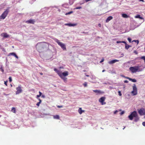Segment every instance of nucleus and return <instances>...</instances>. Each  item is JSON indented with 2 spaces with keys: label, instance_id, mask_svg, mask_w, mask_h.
Returning a JSON list of instances; mask_svg holds the SVG:
<instances>
[{
  "label": "nucleus",
  "instance_id": "nucleus-1",
  "mask_svg": "<svg viewBox=\"0 0 145 145\" xmlns=\"http://www.w3.org/2000/svg\"><path fill=\"white\" fill-rule=\"evenodd\" d=\"M128 118L131 120H133V118H135L134 121L135 122L138 121L139 119V117H138L136 111H134L131 113V114L128 116Z\"/></svg>",
  "mask_w": 145,
  "mask_h": 145
},
{
  "label": "nucleus",
  "instance_id": "nucleus-2",
  "mask_svg": "<svg viewBox=\"0 0 145 145\" xmlns=\"http://www.w3.org/2000/svg\"><path fill=\"white\" fill-rule=\"evenodd\" d=\"M129 70L132 73H134L137 72H139L141 70L140 69V67L139 66H135L131 67L129 68Z\"/></svg>",
  "mask_w": 145,
  "mask_h": 145
},
{
  "label": "nucleus",
  "instance_id": "nucleus-3",
  "mask_svg": "<svg viewBox=\"0 0 145 145\" xmlns=\"http://www.w3.org/2000/svg\"><path fill=\"white\" fill-rule=\"evenodd\" d=\"M9 11L8 9H7L0 16V21H1V20H4L5 18L7 15Z\"/></svg>",
  "mask_w": 145,
  "mask_h": 145
},
{
  "label": "nucleus",
  "instance_id": "nucleus-4",
  "mask_svg": "<svg viewBox=\"0 0 145 145\" xmlns=\"http://www.w3.org/2000/svg\"><path fill=\"white\" fill-rule=\"evenodd\" d=\"M55 41L63 50H66V48L65 45L64 44L60 42L57 39H56Z\"/></svg>",
  "mask_w": 145,
  "mask_h": 145
},
{
  "label": "nucleus",
  "instance_id": "nucleus-5",
  "mask_svg": "<svg viewBox=\"0 0 145 145\" xmlns=\"http://www.w3.org/2000/svg\"><path fill=\"white\" fill-rule=\"evenodd\" d=\"M131 93L133 95H135L137 94V89L135 84H134L133 86V91H131Z\"/></svg>",
  "mask_w": 145,
  "mask_h": 145
},
{
  "label": "nucleus",
  "instance_id": "nucleus-6",
  "mask_svg": "<svg viewBox=\"0 0 145 145\" xmlns=\"http://www.w3.org/2000/svg\"><path fill=\"white\" fill-rule=\"evenodd\" d=\"M17 91L16 92V95L22 92V87L20 85H19L18 87L16 88Z\"/></svg>",
  "mask_w": 145,
  "mask_h": 145
},
{
  "label": "nucleus",
  "instance_id": "nucleus-7",
  "mask_svg": "<svg viewBox=\"0 0 145 145\" xmlns=\"http://www.w3.org/2000/svg\"><path fill=\"white\" fill-rule=\"evenodd\" d=\"M138 112L140 115H145V109L143 108H141L138 110Z\"/></svg>",
  "mask_w": 145,
  "mask_h": 145
},
{
  "label": "nucleus",
  "instance_id": "nucleus-8",
  "mask_svg": "<svg viewBox=\"0 0 145 145\" xmlns=\"http://www.w3.org/2000/svg\"><path fill=\"white\" fill-rule=\"evenodd\" d=\"M117 43H122L125 44V48L127 50H128L129 47H131V46L127 44L126 42L124 41H117L116 42Z\"/></svg>",
  "mask_w": 145,
  "mask_h": 145
},
{
  "label": "nucleus",
  "instance_id": "nucleus-9",
  "mask_svg": "<svg viewBox=\"0 0 145 145\" xmlns=\"http://www.w3.org/2000/svg\"><path fill=\"white\" fill-rule=\"evenodd\" d=\"M105 97H103L101 98L99 100V101L101 103L102 105H104L106 104V103L104 102V101L105 100Z\"/></svg>",
  "mask_w": 145,
  "mask_h": 145
},
{
  "label": "nucleus",
  "instance_id": "nucleus-10",
  "mask_svg": "<svg viewBox=\"0 0 145 145\" xmlns=\"http://www.w3.org/2000/svg\"><path fill=\"white\" fill-rule=\"evenodd\" d=\"M65 25L68 26L69 27H74L76 26L77 25L76 24H71V23H67L65 24Z\"/></svg>",
  "mask_w": 145,
  "mask_h": 145
},
{
  "label": "nucleus",
  "instance_id": "nucleus-11",
  "mask_svg": "<svg viewBox=\"0 0 145 145\" xmlns=\"http://www.w3.org/2000/svg\"><path fill=\"white\" fill-rule=\"evenodd\" d=\"M118 60L117 59H114L111 61H109L108 62V63L110 64H112L116 62H118Z\"/></svg>",
  "mask_w": 145,
  "mask_h": 145
},
{
  "label": "nucleus",
  "instance_id": "nucleus-12",
  "mask_svg": "<svg viewBox=\"0 0 145 145\" xmlns=\"http://www.w3.org/2000/svg\"><path fill=\"white\" fill-rule=\"evenodd\" d=\"M1 36L4 38H7L9 37V35L7 33H3L1 34Z\"/></svg>",
  "mask_w": 145,
  "mask_h": 145
},
{
  "label": "nucleus",
  "instance_id": "nucleus-13",
  "mask_svg": "<svg viewBox=\"0 0 145 145\" xmlns=\"http://www.w3.org/2000/svg\"><path fill=\"white\" fill-rule=\"evenodd\" d=\"M35 22V21L34 20H29L26 22L27 24H34Z\"/></svg>",
  "mask_w": 145,
  "mask_h": 145
},
{
  "label": "nucleus",
  "instance_id": "nucleus-14",
  "mask_svg": "<svg viewBox=\"0 0 145 145\" xmlns=\"http://www.w3.org/2000/svg\"><path fill=\"white\" fill-rule=\"evenodd\" d=\"M61 74L63 76H66L68 75V72L66 71L62 73L61 72Z\"/></svg>",
  "mask_w": 145,
  "mask_h": 145
},
{
  "label": "nucleus",
  "instance_id": "nucleus-15",
  "mask_svg": "<svg viewBox=\"0 0 145 145\" xmlns=\"http://www.w3.org/2000/svg\"><path fill=\"white\" fill-rule=\"evenodd\" d=\"M113 18V17L112 16H110L108 17L106 20V22H108L110 20H112Z\"/></svg>",
  "mask_w": 145,
  "mask_h": 145
},
{
  "label": "nucleus",
  "instance_id": "nucleus-16",
  "mask_svg": "<svg viewBox=\"0 0 145 145\" xmlns=\"http://www.w3.org/2000/svg\"><path fill=\"white\" fill-rule=\"evenodd\" d=\"M84 112V110H82V108H80L78 110V112L80 114H81Z\"/></svg>",
  "mask_w": 145,
  "mask_h": 145
},
{
  "label": "nucleus",
  "instance_id": "nucleus-17",
  "mask_svg": "<svg viewBox=\"0 0 145 145\" xmlns=\"http://www.w3.org/2000/svg\"><path fill=\"white\" fill-rule=\"evenodd\" d=\"M127 78V79H129L130 81H132L133 82H137V80L135 79H132L130 78Z\"/></svg>",
  "mask_w": 145,
  "mask_h": 145
},
{
  "label": "nucleus",
  "instance_id": "nucleus-18",
  "mask_svg": "<svg viewBox=\"0 0 145 145\" xmlns=\"http://www.w3.org/2000/svg\"><path fill=\"white\" fill-rule=\"evenodd\" d=\"M123 17L125 18H127L129 17V16L125 14H122Z\"/></svg>",
  "mask_w": 145,
  "mask_h": 145
},
{
  "label": "nucleus",
  "instance_id": "nucleus-19",
  "mask_svg": "<svg viewBox=\"0 0 145 145\" xmlns=\"http://www.w3.org/2000/svg\"><path fill=\"white\" fill-rule=\"evenodd\" d=\"M54 71L57 72V73L59 75V74H61V72H60L57 69H54Z\"/></svg>",
  "mask_w": 145,
  "mask_h": 145
},
{
  "label": "nucleus",
  "instance_id": "nucleus-20",
  "mask_svg": "<svg viewBox=\"0 0 145 145\" xmlns=\"http://www.w3.org/2000/svg\"><path fill=\"white\" fill-rule=\"evenodd\" d=\"M59 76L62 79L64 80V81H66L67 79V78L63 76L61 74H60Z\"/></svg>",
  "mask_w": 145,
  "mask_h": 145
},
{
  "label": "nucleus",
  "instance_id": "nucleus-21",
  "mask_svg": "<svg viewBox=\"0 0 145 145\" xmlns=\"http://www.w3.org/2000/svg\"><path fill=\"white\" fill-rule=\"evenodd\" d=\"M54 118L55 119H59V117L58 115H56L54 116Z\"/></svg>",
  "mask_w": 145,
  "mask_h": 145
},
{
  "label": "nucleus",
  "instance_id": "nucleus-22",
  "mask_svg": "<svg viewBox=\"0 0 145 145\" xmlns=\"http://www.w3.org/2000/svg\"><path fill=\"white\" fill-rule=\"evenodd\" d=\"M39 95H37V99H38L39 97L41 96L42 94V93L40 91H39Z\"/></svg>",
  "mask_w": 145,
  "mask_h": 145
},
{
  "label": "nucleus",
  "instance_id": "nucleus-23",
  "mask_svg": "<svg viewBox=\"0 0 145 145\" xmlns=\"http://www.w3.org/2000/svg\"><path fill=\"white\" fill-rule=\"evenodd\" d=\"M135 18H140V19H143V18L142 17H140V15H137L136 16H135Z\"/></svg>",
  "mask_w": 145,
  "mask_h": 145
},
{
  "label": "nucleus",
  "instance_id": "nucleus-24",
  "mask_svg": "<svg viewBox=\"0 0 145 145\" xmlns=\"http://www.w3.org/2000/svg\"><path fill=\"white\" fill-rule=\"evenodd\" d=\"M16 55V54L15 53L13 52V53H10L8 54V56H9L10 55H12V56H13L15 57V56Z\"/></svg>",
  "mask_w": 145,
  "mask_h": 145
},
{
  "label": "nucleus",
  "instance_id": "nucleus-25",
  "mask_svg": "<svg viewBox=\"0 0 145 145\" xmlns=\"http://www.w3.org/2000/svg\"><path fill=\"white\" fill-rule=\"evenodd\" d=\"M93 91L95 93H99L100 92V91L98 90H93Z\"/></svg>",
  "mask_w": 145,
  "mask_h": 145
},
{
  "label": "nucleus",
  "instance_id": "nucleus-26",
  "mask_svg": "<svg viewBox=\"0 0 145 145\" xmlns=\"http://www.w3.org/2000/svg\"><path fill=\"white\" fill-rule=\"evenodd\" d=\"M11 110L12 112L14 113H15L16 110L13 107Z\"/></svg>",
  "mask_w": 145,
  "mask_h": 145
},
{
  "label": "nucleus",
  "instance_id": "nucleus-27",
  "mask_svg": "<svg viewBox=\"0 0 145 145\" xmlns=\"http://www.w3.org/2000/svg\"><path fill=\"white\" fill-rule=\"evenodd\" d=\"M72 13V11H71V12H68V13H66L65 14L66 15H68V14H71Z\"/></svg>",
  "mask_w": 145,
  "mask_h": 145
},
{
  "label": "nucleus",
  "instance_id": "nucleus-28",
  "mask_svg": "<svg viewBox=\"0 0 145 145\" xmlns=\"http://www.w3.org/2000/svg\"><path fill=\"white\" fill-rule=\"evenodd\" d=\"M121 76L122 77H123V78H126V79H127V78H129V77L125 76H124L123 75H121Z\"/></svg>",
  "mask_w": 145,
  "mask_h": 145
},
{
  "label": "nucleus",
  "instance_id": "nucleus-29",
  "mask_svg": "<svg viewBox=\"0 0 145 145\" xmlns=\"http://www.w3.org/2000/svg\"><path fill=\"white\" fill-rule=\"evenodd\" d=\"M140 59H142L144 60V61H145V56H143L141 57H140Z\"/></svg>",
  "mask_w": 145,
  "mask_h": 145
},
{
  "label": "nucleus",
  "instance_id": "nucleus-30",
  "mask_svg": "<svg viewBox=\"0 0 145 145\" xmlns=\"http://www.w3.org/2000/svg\"><path fill=\"white\" fill-rule=\"evenodd\" d=\"M83 85L85 87H86L87 86V83L86 82H85L84 84H83Z\"/></svg>",
  "mask_w": 145,
  "mask_h": 145
},
{
  "label": "nucleus",
  "instance_id": "nucleus-31",
  "mask_svg": "<svg viewBox=\"0 0 145 145\" xmlns=\"http://www.w3.org/2000/svg\"><path fill=\"white\" fill-rule=\"evenodd\" d=\"M96 78V77L94 75H92L91 77V78L92 79H95Z\"/></svg>",
  "mask_w": 145,
  "mask_h": 145
},
{
  "label": "nucleus",
  "instance_id": "nucleus-32",
  "mask_svg": "<svg viewBox=\"0 0 145 145\" xmlns=\"http://www.w3.org/2000/svg\"><path fill=\"white\" fill-rule=\"evenodd\" d=\"M118 94L120 96H121L122 95V94L121 93V92L120 91H118Z\"/></svg>",
  "mask_w": 145,
  "mask_h": 145
},
{
  "label": "nucleus",
  "instance_id": "nucleus-33",
  "mask_svg": "<svg viewBox=\"0 0 145 145\" xmlns=\"http://www.w3.org/2000/svg\"><path fill=\"white\" fill-rule=\"evenodd\" d=\"M0 69L1 71L2 72H4V70L3 69L2 67H1L0 68Z\"/></svg>",
  "mask_w": 145,
  "mask_h": 145
},
{
  "label": "nucleus",
  "instance_id": "nucleus-34",
  "mask_svg": "<svg viewBox=\"0 0 145 145\" xmlns=\"http://www.w3.org/2000/svg\"><path fill=\"white\" fill-rule=\"evenodd\" d=\"M9 81L10 82H11L12 81V78L11 77H10L9 78Z\"/></svg>",
  "mask_w": 145,
  "mask_h": 145
},
{
  "label": "nucleus",
  "instance_id": "nucleus-35",
  "mask_svg": "<svg viewBox=\"0 0 145 145\" xmlns=\"http://www.w3.org/2000/svg\"><path fill=\"white\" fill-rule=\"evenodd\" d=\"M127 40H128L130 42H131V39L130 38H127Z\"/></svg>",
  "mask_w": 145,
  "mask_h": 145
},
{
  "label": "nucleus",
  "instance_id": "nucleus-36",
  "mask_svg": "<svg viewBox=\"0 0 145 145\" xmlns=\"http://www.w3.org/2000/svg\"><path fill=\"white\" fill-rule=\"evenodd\" d=\"M82 8V7H76L75 9H81Z\"/></svg>",
  "mask_w": 145,
  "mask_h": 145
},
{
  "label": "nucleus",
  "instance_id": "nucleus-37",
  "mask_svg": "<svg viewBox=\"0 0 145 145\" xmlns=\"http://www.w3.org/2000/svg\"><path fill=\"white\" fill-rule=\"evenodd\" d=\"M40 103V102H38L37 103V104H36V105L37 106H39V105L40 104V103Z\"/></svg>",
  "mask_w": 145,
  "mask_h": 145
},
{
  "label": "nucleus",
  "instance_id": "nucleus-38",
  "mask_svg": "<svg viewBox=\"0 0 145 145\" xmlns=\"http://www.w3.org/2000/svg\"><path fill=\"white\" fill-rule=\"evenodd\" d=\"M142 124L144 126H145V121L143 122L142 123Z\"/></svg>",
  "mask_w": 145,
  "mask_h": 145
},
{
  "label": "nucleus",
  "instance_id": "nucleus-39",
  "mask_svg": "<svg viewBox=\"0 0 145 145\" xmlns=\"http://www.w3.org/2000/svg\"><path fill=\"white\" fill-rule=\"evenodd\" d=\"M41 97L43 98H44L45 97V96L44 95H41Z\"/></svg>",
  "mask_w": 145,
  "mask_h": 145
},
{
  "label": "nucleus",
  "instance_id": "nucleus-40",
  "mask_svg": "<svg viewBox=\"0 0 145 145\" xmlns=\"http://www.w3.org/2000/svg\"><path fill=\"white\" fill-rule=\"evenodd\" d=\"M118 112V111L117 110H116L114 112V114H116Z\"/></svg>",
  "mask_w": 145,
  "mask_h": 145
},
{
  "label": "nucleus",
  "instance_id": "nucleus-41",
  "mask_svg": "<svg viewBox=\"0 0 145 145\" xmlns=\"http://www.w3.org/2000/svg\"><path fill=\"white\" fill-rule=\"evenodd\" d=\"M124 82L125 83H128V81L127 80H125L124 81Z\"/></svg>",
  "mask_w": 145,
  "mask_h": 145
},
{
  "label": "nucleus",
  "instance_id": "nucleus-42",
  "mask_svg": "<svg viewBox=\"0 0 145 145\" xmlns=\"http://www.w3.org/2000/svg\"><path fill=\"white\" fill-rule=\"evenodd\" d=\"M133 41H135L136 42H137V43H138L139 42V41L138 40H133Z\"/></svg>",
  "mask_w": 145,
  "mask_h": 145
},
{
  "label": "nucleus",
  "instance_id": "nucleus-43",
  "mask_svg": "<svg viewBox=\"0 0 145 145\" xmlns=\"http://www.w3.org/2000/svg\"><path fill=\"white\" fill-rule=\"evenodd\" d=\"M133 41H135L136 42H137V43H138L139 42V41L138 40H133Z\"/></svg>",
  "mask_w": 145,
  "mask_h": 145
},
{
  "label": "nucleus",
  "instance_id": "nucleus-44",
  "mask_svg": "<svg viewBox=\"0 0 145 145\" xmlns=\"http://www.w3.org/2000/svg\"><path fill=\"white\" fill-rule=\"evenodd\" d=\"M104 61V59H103L100 61V63H101Z\"/></svg>",
  "mask_w": 145,
  "mask_h": 145
},
{
  "label": "nucleus",
  "instance_id": "nucleus-45",
  "mask_svg": "<svg viewBox=\"0 0 145 145\" xmlns=\"http://www.w3.org/2000/svg\"><path fill=\"white\" fill-rule=\"evenodd\" d=\"M124 112L123 111H122L121 112L120 114L121 115H122V114H124Z\"/></svg>",
  "mask_w": 145,
  "mask_h": 145
},
{
  "label": "nucleus",
  "instance_id": "nucleus-46",
  "mask_svg": "<svg viewBox=\"0 0 145 145\" xmlns=\"http://www.w3.org/2000/svg\"><path fill=\"white\" fill-rule=\"evenodd\" d=\"M57 107L59 108H61L62 107V106H57Z\"/></svg>",
  "mask_w": 145,
  "mask_h": 145
},
{
  "label": "nucleus",
  "instance_id": "nucleus-47",
  "mask_svg": "<svg viewBox=\"0 0 145 145\" xmlns=\"http://www.w3.org/2000/svg\"><path fill=\"white\" fill-rule=\"evenodd\" d=\"M4 84L6 85L7 86V81L5 82Z\"/></svg>",
  "mask_w": 145,
  "mask_h": 145
},
{
  "label": "nucleus",
  "instance_id": "nucleus-48",
  "mask_svg": "<svg viewBox=\"0 0 145 145\" xmlns=\"http://www.w3.org/2000/svg\"><path fill=\"white\" fill-rule=\"evenodd\" d=\"M15 57L17 59H18V57L16 55H15Z\"/></svg>",
  "mask_w": 145,
  "mask_h": 145
},
{
  "label": "nucleus",
  "instance_id": "nucleus-49",
  "mask_svg": "<svg viewBox=\"0 0 145 145\" xmlns=\"http://www.w3.org/2000/svg\"><path fill=\"white\" fill-rule=\"evenodd\" d=\"M38 99H39V102H40V103H41V100L40 99H39V98H38Z\"/></svg>",
  "mask_w": 145,
  "mask_h": 145
},
{
  "label": "nucleus",
  "instance_id": "nucleus-50",
  "mask_svg": "<svg viewBox=\"0 0 145 145\" xmlns=\"http://www.w3.org/2000/svg\"><path fill=\"white\" fill-rule=\"evenodd\" d=\"M134 53L136 54H137V52L136 51H134Z\"/></svg>",
  "mask_w": 145,
  "mask_h": 145
},
{
  "label": "nucleus",
  "instance_id": "nucleus-51",
  "mask_svg": "<svg viewBox=\"0 0 145 145\" xmlns=\"http://www.w3.org/2000/svg\"><path fill=\"white\" fill-rule=\"evenodd\" d=\"M101 24H98V26H99V27H101Z\"/></svg>",
  "mask_w": 145,
  "mask_h": 145
},
{
  "label": "nucleus",
  "instance_id": "nucleus-52",
  "mask_svg": "<svg viewBox=\"0 0 145 145\" xmlns=\"http://www.w3.org/2000/svg\"><path fill=\"white\" fill-rule=\"evenodd\" d=\"M139 1H142V2H144V0H139Z\"/></svg>",
  "mask_w": 145,
  "mask_h": 145
},
{
  "label": "nucleus",
  "instance_id": "nucleus-53",
  "mask_svg": "<svg viewBox=\"0 0 145 145\" xmlns=\"http://www.w3.org/2000/svg\"><path fill=\"white\" fill-rule=\"evenodd\" d=\"M40 74L41 75H42L43 74L42 72H40Z\"/></svg>",
  "mask_w": 145,
  "mask_h": 145
},
{
  "label": "nucleus",
  "instance_id": "nucleus-54",
  "mask_svg": "<svg viewBox=\"0 0 145 145\" xmlns=\"http://www.w3.org/2000/svg\"><path fill=\"white\" fill-rule=\"evenodd\" d=\"M105 70H103L102 72H105Z\"/></svg>",
  "mask_w": 145,
  "mask_h": 145
},
{
  "label": "nucleus",
  "instance_id": "nucleus-55",
  "mask_svg": "<svg viewBox=\"0 0 145 145\" xmlns=\"http://www.w3.org/2000/svg\"><path fill=\"white\" fill-rule=\"evenodd\" d=\"M86 76H89V75H86Z\"/></svg>",
  "mask_w": 145,
  "mask_h": 145
},
{
  "label": "nucleus",
  "instance_id": "nucleus-56",
  "mask_svg": "<svg viewBox=\"0 0 145 145\" xmlns=\"http://www.w3.org/2000/svg\"><path fill=\"white\" fill-rule=\"evenodd\" d=\"M125 128V127H124V128H123V129H124Z\"/></svg>",
  "mask_w": 145,
  "mask_h": 145
},
{
  "label": "nucleus",
  "instance_id": "nucleus-57",
  "mask_svg": "<svg viewBox=\"0 0 145 145\" xmlns=\"http://www.w3.org/2000/svg\"><path fill=\"white\" fill-rule=\"evenodd\" d=\"M40 44V43H39V44H38V45H39Z\"/></svg>",
  "mask_w": 145,
  "mask_h": 145
},
{
  "label": "nucleus",
  "instance_id": "nucleus-58",
  "mask_svg": "<svg viewBox=\"0 0 145 145\" xmlns=\"http://www.w3.org/2000/svg\"><path fill=\"white\" fill-rule=\"evenodd\" d=\"M10 86H12V84H11V85H10Z\"/></svg>",
  "mask_w": 145,
  "mask_h": 145
},
{
  "label": "nucleus",
  "instance_id": "nucleus-59",
  "mask_svg": "<svg viewBox=\"0 0 145 145\" xmlns=\"http://www.w3.org/2000/svg\"><path fill=\"white\" fill-rule=\"evenodd\" d=\"M122 55H123L122 56H123V54H122Z\"/></svg>",
  "mask_w": 145,
  "mask_h": 145
},
{
  "label": "nucleus",
  "instance_id": "nucleus-60",
  "mask_svg": "<svg viewBox=\"0 0 145 145\" xmlns=\"http://www.w3.org/2000/svg\"><path fill=\"white\" fill-rule=\"evenodd\" d=\"M33 0V1H35V0Z\"/></svg>",
  "mask_w": 145,
  "mask_h": 145
},
{
  "label": "nucleus",
  "instance_id": "nucleus-61",
  "mask_svg": "<svg viewBox=\"0 0 145 145\" xmlns=\"http://www.w3.org/2000/svg\"><path fill=\"white\" fill-rule=\"evenodd\" d=\"M6 60H7V59H6Z\"/></svg>",
  "mask_w": 145,
  "mask_h": 145
},
{
  "label": "nucleus",
  "instance_id": "nucleus-62",
  "mask_svg": "<svg viewBox=\"0 0 145 145\" xmlns=\"http://www.w3.org/2000/svg\"><path fill=\"white\" fill-rule=\"evenodd\" d=\"M1 117V116L0 115V117Z\"/></svg>",
  "mask_w": 145,
  "mask_h": 145
}]
</instances>
